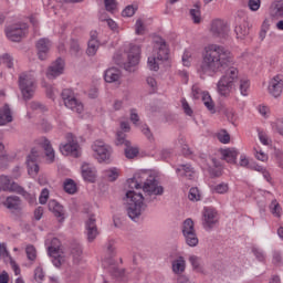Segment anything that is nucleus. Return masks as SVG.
I'll use <instances>...</instances> for the list:
<instances>
[{
	"mask_svg": "<svg viewBox=\"0 0 283 283\" xmlns=\"http://www.w3.org/2000/svg\"><path fill=\"white\" fill-rule=\"evenodd\" d=\"M188 261L190 262L192 266V271H196L197 273H202V259L198 255H190Z\"/></svg>",
	"mask_w": 283,
	"mask_h": 283,
	"instance_id": "nucleus-33",
	"label": "nucleus"
},
{
	"mask_svg": "<svg viewBox=\"0 0 283 283\" xmlns=\"http://www.w3.org/2000/svg\"><path fill=\"white\" fill-rule=\"evenodd\" d=\"M198 72L207 76H216L218 72H223V75L217 83V92L219 96L224 98L231 96V93L235 90V83L240 81V72L233 66L231 52L218 44H209L205 48Z\"/></svg>",
	"mask_w": 283,
	"mask_h": 283,
	"instance_id": "nucleus-1",
	"label": "nucleus"
},
{
	"mask_svg": "<svg viewBox=\"0 0 283 283\" xmlns=\"http://www.w3.org/2000/svg\"><path fill=\"white\" fill-rule=\"evenodd\" d=\"M92 149L96 154L98 163H109V158H112V148L105 145V142L96 140L92 145Z\"/></svg>",
	"mask_w": 283,
	"mask_h": 283,
	"instance_id": "nucleus-8",
	"label": "nucleus"
},
{
	"mask_svg": "<svg viewBox=\"0 0 283 283\" xmlns=\"http://www.w3.org/2000/svg\"><path fill=\"white\" fill-rule=\"evenodd\" d=\"M252 253L258 262H266V254L264 253V250L260 248H252Z\"/></svg>",
	"mask_w": 283,
	"mask_h": 283,
	"instance_id": "nucleus-43",
	"label": "nucleus"
},
{
	"mask_svg": "<svg viewBox=\"0 0 283 283\" xmlns=\"http://www.w3.org/2000/svg\"><path fill=\"white\" fill-rule=\"evenodd\" d=\"M270 212L274 218H282V207L277 202L276 199L272 200V202L269 206Z\"/></svg>",
	"mask_w": 283,
	"mask_h": 283,
	"instance_id": "nucleus-36",
	"label": "nucleus"
},
{
	"mask_svg": "<svg viewBox=\"0 0 283 283\" xmlns=\"http://www.w3.org/2000/svg\"><path fill=\"white\" fill-rule=\"evenodd\" d=\"M211 191H212V193H220V195L228 193L229 192V184L221 182L219 185L211 186Z\"/></svg>",
	"mask_w": 283,
	"mask_h": 283,
	"instance_id": "nucleus-40",
	"label": "nucleus"
},
{
	"mask_svg": "<svg viewBox=\"0 0 283 283\" xmlns=\"http://www.w3.org/2000/svg\"><path fill=\"white\" fill-rule=\"evenodd\" d=\"M270 14L273 19H280L283 17V0L271 6Z\"/></svg>",
	"mask_w": 283,
	"mask_h": 283,
	"instance_id": "nucleus-31",
	"label": "nucleus"
},
{
	"mask_svg": "<svg viewBox=\"0 0 283 283\" xmlns=\"http://www.w3.org/2000/svg\"><path fill=\"white\" fill-rule=\"evenodd\" d=\"M181 106H182V109H184V112L187 116H192L193 115V109H191V106H189V102H187L186 98L181 99Z\"/></svg>",
	"mask_w": 283,
	"mask_h": 283,
	"instance_id": "nucleus-55",
	"label": "nucleus"
},
{
	"mask_svg": "<svg viewBox=\"0 0 283 283\" xmlns=\"http://www.w3.org/2000/svg\"><path fill=\"white\" fill-rule=\"evenodd\" d=\"M7 209L18 211L19 207H21V199L17 196L7 197L6 201L3 202Z\"/></svg>",
	"mask_w": 283,
	"mask_h": 283,
	"instance_id": "nucleus-30",
	"label": "nucleus"
},
{
	"mask_svg": "<svg viewBox=\"0 0 283 283\" xmlns=\"http://www.w3.org/2000/svg\"><path fill=\"white\" fill-rule=\"evenodd\" d=\"M104 6L107 12H112V14H114V12L118 8V3L116 2V0H104Z\"/></svg>",
	"mask_w": 283,
	"mask_h": 283,
	"instance_id": "nucleus-47",
	"label": "nucleus"
},
{
	"mask_svg": "<svg viewBox=\"0 0 283 283\" xmlns=\"http://www.w3.org/2000/svg\"><path fill=\"white\" fill-rule=\"evenodd\" d=\"M201 101L205 107H207V109L211 112V114H216V104L213 103V99L211 98L209 92L202 94Z\"/></svg>",
	"mask_w": 283,
	"mask_h": 283,
	"instance_id": "nucleus-32",
	"label": "nucleus"
},
{
	"mask_svg": "<svg viewBox=\"0 0 283 283\" xmlns=\"http://www.w3.org/2000/svg\"><path fill=\"white\" fill-rule=\"evenodd\" d=\"M116 145H124L125 147L132 145V142L127 140V135L123 132L117 133Z\"/></svg>",
	"mask_w": 283,
	"mask_h": 283,
	"instance_id": "nucleus-46",
	"label": "nucleus"
},
{
	"mask_svg": "<svg viewBox=\"0 0 283 283\" xmlns=\"http://www.w3.org/2000/svg\"><path fill=\"white\" fill-rule=\"evenodd\" d=\"M38 51V59L40 61H46L48 56H50V49L52 48V42L49 39L42 38L35 44Z\"/></svg>",
	"mask_w": 283,
	"mask_h": 283,
	"instance_id": "nucleus-16",
	"label": "nucleus"
},
{
	"mask_svg": "<svg viewBox=\"0 0 283 283\" xmlns=\"http://www.w3.org/2000/svg\"><path fill=\"white\" fill-rule=\"evenodd\" d=\"M266 32H269V22L264 21L259 33L260 41H264V39H266Z\"/></svg>",
	"mask_w": 283,
	"mask_h": 283,
	"instance_id": "nucleus-59",
	"label": "nucleus"
},
{
	"mask_svg": "<svg viewBox=\"0 0 283 283\" xmlns=\"http://www.w3.org/2000/svg\"><path fill=\"white\" fill-rule=\"evenodd\" d=\"M273 129L280 136H283V118L276 119V122L272 125Z\"/></svg>",
	"mask_w": 283,
	"mask_h": 283,
	"instance_id": "nucleus-53",
	"label": "nucleus"
},
{
	"mask_svg": "<svg viewBox=\"0 0 283 283\" xmlns=\"http://www.w3.org/2000/svg\"><path fill=\"white\" fill-rule=\"evenodd\" d=\"M14 187H17V184L12 182L10 177L0 176V191H14Z\"/></svg>",
	"mask_w": 283,
	"mask_h": 283,
	"instance_id": "nucleus-29",
	"label": "nucleus"
},
{
	"mask_svg": "<svg viewBox=\"0 0 283 283\" xmlns=\"http://www.w3.org/2000/svg\"><path fill=\"white\" fill-rule=\"evenodd\" d=\"M239 90L242 96H249V87H251V82L249 78H240L239 80Z\"/></svg>",
	"mask_w": 283,
	"mask_h": 283,
	"instance_id": "nucleus-39",
	"label": "nucleus"
},
{
	"mask_svg": "<svg viewBox=\"0 0 283 283\" xmlns=\"http://www.w3.org/2000/svg\"><path fill=\"white\" fill-rule=\"evenodd\" d=\"M82 177L87 182H94L96 180V168L90 164L82 165Z\"/></svg>",
	"mask_w": 283,
	"mask_h": 283,
	"instance_id": "nucleus-23",
	"label": "nucleus"
},
{
	"mask_svg": "<svg viewBox=\"0 0 283 283\" xmlns=\"http://www.w3.org/2000/svg\"><path fill=\"white\" fill-rule=\"evenodd\" d=\"M136 10L137 8H135L134 6L129 4L127 6L123 11H122V17H132L133 14H136Z\"/></svg>",
	"mask_w": 283,
	"mask_h": 283,
	"instance_id": "nucleus-54",
	"label": "nucleus"
},
{
	"mask_svg": "<svg viewBox=\"0 0 283 283\" xmlns=\"http://www.w3.org/2000/svg\"><path fill=\"white\" fill-rule=\"evenodd\" d=\"M49 211H52V213L57 218L59 222L65 221V209L59 201L56 200H50L48 203Z\"/></svg>",
	"mask_w": 283,
	"mask_h": 283,
	"instance_id": "nucleus-18",
	"label": "nucleus"
},
{
	"mask_svg": "<svg viewBox=\"0 0 283 283\" xmlns=\"http://www.w3.org/2000/svg\"><path fill=\"white\" fill-rule=\"evenodd\" d=\"M60 151L63 156H72L73 158L81 157V146L74 134H66V144L60 145Z\"/></svg>",
	"mask_w": 283,
	"mask_h": 283,
	"instance_id": "nucleus-5",
	"label": "nucleus"
},
{
	"mask_svg": "<svg viewBox=\"0 0 283 283\" xmlns=\"http://www.w3.org/2000/svg\"><path fill=\"white\" fill-rule=\"evenodd\" d=\"M62 99L64 101L65 107L71 109L72 112H75L76 114H83V103H81L76 97H74V91L70 88H64L62 91Z\"/></svg>",
	"mask_w": 283,
	"mask_h": 283,
	"instance_id": "nucleus-7",
	"label": "nucleus"
},
{
	"mask_svg": "<svg viewBox=\"0 0 283 283\" xmlns=\"http://www.w3.org/2000/svg\"><path fill=\"white\" fill-rule=\"evenodd\" d=\"M222 160L226 163H230V165H235V160H238V150L233 148H228L221 150Z\"/></svg>",
	"mask_w": 283,
	"mask_h": 283,
	"instance_id": "nucleus-28",
	"label": "nucleus"
},
{
	"mask_svg": "<svg viewBox=\"0 0 283 283\" xmlns=\"http://www.w3.org/2000/svg\"><path fill=\"white\" fill-rule=\"evenodd\" d=\"M140 63V45L130 44L128 50V62L125 65L127 72H132L133 67H136Z\"/></svg>",
	"mask_w": 283,
	"mask_h": 283,
	"instance_id": "nucleus-12",
	"label": "nucleus"
},
{
	"mask_svg": "<svg viewBox=\"0 0 283 283\" xmlns=\"http://www.w3.org/2000/svg\"><path fill=\"white\" fill-rule=\"evenodd\" d=\"M101 48V42L98 41V34L96 32H91V38L87 43L86 54L87 56H95Z\"/></svg>",
	"mask_w": 283,
	"mask_h": 283,
	"instance_id": "nucleus-20",
	"label": "nucleus"
},
{
	"mask_svg": "<svg viewBox=\"0 0 283 283\" xmlns=\"http://www.w3.org/2000/svg\"><path fill=\"white\" fill-rule=\"evenodd\" d=\"M13 191H15V193H19L20 196H23L25 200H32V195H30V192L25 191L23 187L17 184H15V187L13 188Z\"/></svg>",
	"mask_w": 283,
	"mask_h": 283,
	"instance_id": "nucleus-49",
	"label": "nucleus"
},
{
	"mask_svg": "<svg viewBox=\"0 0 283 283\" xmlns=\"http://www.w3.org/2000/svg\"><path fill=\"white\" fill-rule=\"evenodd\" d=\"M86 233L88 242H94L98 235V228L96 227V217L91 214L86 221Z\"/></svg>",
	"mask_w": 283,
	"mask_h": 283,
	"instance_id": "nucleus-17",
	"label": "nucleus"
},
{
	"mask_svg": "<svg viewBox=\"0 0 283 283\" xmlns=\"http://www.w3.org/2000/svg\"><path fill=\"white\" fill-rule=\"evenodd\" d=\"M106 178H108L111 182H114L115 180L118 179V170H116V168L106 170Z\"/></svg>",
	"mask_w": 283,
	"mask_h": 283,
	"instance_id": "nucleus-57",
	"label": "nucleus"
},
{
	"mask_svg": "<svg viewBox=\"0 0 283 283\" xmlns=\"http://www.w3.org/2000/svg\"><path fill=\"white\" fill-rule=\"evenodd\" d=\"M109 266H108V273L113 277H120L123 275V270L118 268L116 263H114V260L109 259Z\"/></svg>",
	"mask_w": 283,
	"mask_h": 283,
	"instance_id": "nucleus-38",
	"label": "nucleus"
},
{
	"mask_svg": "<svg viewBox=\"0 0 283 283\" xmlns=\"http://www.w3.org/2000/svg\"><path fill=\"white\" fill-rule=\"evenodd\" d=\"M124 154L128 160H133V158H136V156H138V154H140V149L138 147L132 146V144H130L125 147Z\"/></svg>",
	"mask_w": 283,
	"mask_h": 283,
	"instance_id": "nucleus-37",
	"label": "nucleus"
},
{
	"mask_svg": "<svg viewBox=\"0 0 283 283\" xmlns=\"http://www.w3.org/2000/svg\"><path fill=\"white\" fill-rule=\"evenodd\" d=\"M6 35L9 39V41H12L13 43H19L23 36H25L28 29L25 25L21 24H12L6 28Z\"/></svg>",
	"mask_w": 283,
	"mask_h": 283,
	"instance_id": "nucleus-9",
	"label": "nucleus"
},
{
	"mask_svg": "<svg viewBox=\"0 0 283 283\" xmlns=\"http://www.w3.org/2000/svg\"><path fill=\"white\" fill-rule=\"evenodd\" d=\"M25 253L28 260H30L31 262H34V260H36V248H34V245H28L25 248Z\"/></svg>",
	"mask_w": 283,
	"mask_h": 283,
	"instance_id": "nucleus-48",
	"label": "nucleus"
},
{
	"mask_svg": "<svg viewBox=\"0 0 283 283\" xmlns=\"http://www.w3.org/2000/svg\"><path fill=\"white\" fill-rule=\"evenodd\" d=\"M34 279L38 281V283L43 282L45 279V273L43 272L42 268H36L34 271Z\"/></svg>",
	"mask_w": 283,
	"mask_h": 283,
	"instance_id": "nucleus-61",
	"label": "nucleus"
},
{
	"mask_svg": "<svg viewBox=\"0 0 283 283\" xmlns=\"http://www.w3.org/2000/svg\"><path fill=\"white\" fill-rule=\"evenodd\" d=\"M12 111L10 109V105L6 104L0 108V125H8V123H12Z\"/></svg>",
	"mask_w": 283,
	"mask_h": 283,
	"instance_id": "nucleus-27",
	"label": "nucleus"
},
{
	"mask_svg": "<svg viewBox=\"0 0 283 283\" xmlns=\"http://www.w3.org/2000/svg\"><path fill=\"white\" fill-rule=\"evenodd\" d=\"M249 169H251L252 171H259V174H262L263 178H265L268 182H271V174L269 172V170H266L264 166H260L254 163L249 166Z\"/></svg>",
	"mask_w": 283,
	"mask_h": 283,
	"instance_id": "nucleus-34",
	"label": "nucleus"
},
{
	"mask_svg": "<svg viewBox=\"0 0 283 283\" xmlns=\"http://www.w3.org/2000/svg\"><path fill=\"white\" fill-rule=\"evenodd\" d=\"M128 187L130 189H143L145 196L134 190L126 192L127 214L130 220H138L143 216V211L147 209V205L156 202L158 196H164L165 187L160 186L156 176L149 175L145 181L140 180L139 175L128 179Z\"/></svg>",
	"mask_w": 283,
	"mask_h": 283,
	"instance_id": "nucleus-2",
	"label": "nucleus"
},
{
	"mask_svg": "<svg viewBox=\"0 0 283 283\" xmlns=\"http://www.w3.org/2000/svg\"><path fill=\"white\" fill-rule=\"evenodd\" d=\"M63 187H64V191L66 193H70L71 196L76 192V184L72 179H66L64 181V186Z\"/></svg>",
	"mask_w": 283,
	"mask_h": 283,
	"instance_id": "nucleus-42",
	"label": "nucleus"
},
{
	"mask_svg": "<svg viewBox=\"0 0 283 283\" xmlns=\"http://www.w3.org/2000/svg\"><path fill=\"white\" fill-rule=\"evenodd\" d=\"M234 32L237 34V39H244V36H249V23L243 22L234 28Z\"/></svg>",
	"mask_w": 283,
	"mask_h": 283,
	"instance_id": "nucleus-35",
	"label": "nucleus"
},
{
	"mask_svg": "<svg viewBox=\"0 0 283 283\" xmlns=\"http://www.w3.org/2000/svg\"><path fill=\"white\" fill-rule=\"evenodd\" d=\"M40 145L45 151L46 160H49V163H54L55 154L54 148H52V143H50V139L43 137L40 142Z\"/></svg>",
	"mask_w": 283,
	"mask_h": 283,
	"instance_id": "nucleus-24",
	"label": "nucleus"
},
{
	"mask_svg": "<svg viewBox=\"0 0 283 283\" xmlns=\"http://www.w3.org/2000/svg\"><path fill=\"white\" fill-rule=\"evenodd\" d=\"M104 80L106 83H116L120 80V70L116 67L107 69L104 73Z\"/></svg>",
	"mask_w": 283,
	"mask_h": 283,
	"instance_id": "nucleus-25",
	"label": "nucleus"
},
{
	"mask_svg": "<svg viewBox=\"0 0 283 283\" xmlns=\"http://www.w3.org/2000/svg\"><path fill=\"white\" fill-rule=\"evenodd\" d=\"M170 258H177L172 261V272H175L176 275H182L187 269V261L185 260V256L176 253L175 255L170 254Z\"/></svg>",
	"mask_w": 283,
	"mask_h": 283,
	"instance_id": "nucleus-19",
	"label": "nucleus"
},
{
	"mask_svg": "<svg viewBox=\"0 0 283 283\" xmlns=\"http://www.w3.org/2000/svg\"><path fill=\"white\" fill-rule=\"evenodd\" d=\"M188 198L192 202H198V200H200V190H198V188H190Z\"/></svg>",
	"mask_w": 283,
	"mask_h": 283,
	"instance_id": "nucleus-51",
	"label": "nucleus"
},
{
	"mask_svg": "<svg viewBox=\"0 0 283 283\" xmlns=\"http://www.w3.org/2000/svg\"><path fill=\"white\" fill-rule=\"evenodd\" d=\"M216 224H218V211L211 207L205 208L202 222L203 229H206V231H211Z\"/></svg>",
	"mask_w": 283,
	"mask_h": 283,
	"instance_id": "nucleus-11",
	"label": "nucleus"
},
{
	"mask_svg": "<svg viewBox=\"0 0 283 283\" xmlns=\"http://www.w3.org/2000/svg\"><path fill=\"white\" fill-rule=\"evenodd\" d=\"M154 52L156 56L148 57V67L153 72H158L160 70V63L165 61H169V45H167V41L163 38H158L155 41Z\"/></svg>",
	"mask_w": 283,
	"mask_h": 283,
	"instance_id": "nucleus-3",
	"label": "nucleus"
},
{
	"mask_svg": "<svg viewBox=\"0 0 283 283\" xmlns=\"http://www.w3.org/2000/svg\"><path fill=\"white\" fill-rule=\"evenodd\" d=\"M135 32L138 35L145 34V23H143V20L138 19L135 23Z\"/></svg>",
	"mask_w": 283,
	"mask_h": 283,
	"instance_id": "nucleus-58",
	"label": "nucleus"
},
{
	"mask_svg": "<svg viewBox=\"0 0 283 283\" xmlns=\"http://www.w3.org/2000/svg\"><path fill=\"white\" fill-rule=\"evenodd\" d=\"M48 198H50V190H48V188H44L39 197L40 205H45L48 202Z\"/></svg>",
	"mask_w": 283,
	"mask_h": 283,
	"instance_id": "nucleus-60",
	"label": "nucleus"
},
{
	"mask_svg": "<svg viewBox=\"0 0 283 283\" xmlns=\"http://www.w3.org/2000/svg\"><path fill=\"white\" fill-rule=\"evenodd\" d=\"M19 87L24 101H31L36 92V81L30 74L22 73L19 76Z\"/></svg>",
	"mask_w": 283,
	"mask_h": 283,
	"instance_id": "nucleus-4",
	"label": "nucleus"
},
{
	"mask_svg": "<svg viewBox=\"0 0 283 283\" xmlns=\"http://www.w3.org/2000/svg\"><path fill=\"white\" fill-rule=\"evenodd\" d=\"M39 153L36 149H31V153L27 157V167L29 176H36L39 174Z\"/></svg>",
	"mask_w": 283,
	"mask_h": 283,
	"instance_id": "nucleus-15",
	"label": "nucleus"
},
{
	"mask_svg": "<svg viewBox=\"0 0 283 283\" xmlns=\"http://www.w3.org/2000/svg\"><path fill=\"white\" fill-rule=\"evenodd\" d=\"M217 138H218V140H219L220 143H222L223 145H228V143L231 142V135H229V133H228L226 129L219 132V133L217 134Z\"/></svg>",
	"mask_w": 283,
	"mask_h": 283,
	"instance_id": "nucleus-45",
	"label": "nucleus"
},
{
	"mask_svg": "<svg viewBox=\"0 0 283 283\" xmlns=\"http://www.w3.org/2000/svg\"><path fill=\"white\" fill-rule=\"evenodd\" d=\"M30 107L31 109H33L34 112L39 111V112H48V107H45V105H43L40 102H31L30 103Z\"/></svg>",
	"mask_w": 283,
	"mask_h": 283,
	"instance_id": "nucleus-52",
	"label": "nucleus"
},
{
	"mask_svg": "<svg viewBox=\"0 0 283 283\" xmlns=\"http://www.w3.org/2000/svg\"><path fill=\"white\" fill-rule=\"evenodd\" d=\"M0 61L1 63H3V65H7V67L12 69L14 66V59H12V55H10L9 53H4L0 56Z\"/></svg>",
	"mask_w": 283,
	"mask_h": 283,
	"instance_id": "nucleus-44",
	"label": "nucleus"
},
{
	"mask_svg": "<svg viewBox=\"0 0 283 283\" xmlns=\"http://www.w3.org/2000/svg\"><path fill=\"white\" fill-rule=\"evenodd\" d=\"M259 139L260 143H262V145H271V140L269 139V136L264 132H259Z\"/></svg>",
	"mask_w": 283,
	"mask_h": 283,
	"instance_id": "nucleus-64",
	"label": "nucleus"
},
{
	"mask_svg": "<svg viewBox=\"0 0 283 283\" xmlns=\"http://www.w3.org/2000/svg\"><path fill=\"white\" fill-rule=\"evenodd\" d=\"M283 91V75H275L269 82L268 92L273 98H280Z\"/></svg>",
	"mask_w": 283,
	"mask_h": 283,
	"instance_id": "nucleus-14",
	"label": "nucleus"
},
{
	"mask_svg": "<svg viewBox=\"0 0 283 283\" xmlns=\"http://www.w3.org/2000/svg\"><path fill=\"white\" fill-rule=\"evenodd\" d=\"M70 251L74 264H78V262H81V258L83 256V247H81V243H71Z\"/></svg>",
	"mask_w": 283,
	"mask_h": 283,
	"instance_id": "nucleus-26",
	"label": "nucleus"
},
{
	"mask_svg": "<svg viewBox=\"0 0 283 283\" xmlns=\"http://www.w3.org/2000/svg\"><path fill=\"white\" fill-rule=\"evenodd\" d=\"M176 174L180 176L181 178H187L188 180H191L193 178V175L196 174V170L193 167H191V164H182L179 165L176 169Z\"/></svg>",
	"mask_w": 283,
	"mask_h": 283,
	"instance_id": "nucleus-22",
	"label": "nucleus"
},
{
	"mask_svg": "<svg viewBox=\"0 0 283 283\" xmlns=\"http://www.w3.org/2000/svg\"><path fill=\"white\" fill-rule=\"evenodd\" d=\"M182 235L185 238V242L188 247H196L200 240L198 239V233H196V227L193 220L188 218L182 223Z\"/></svg>",
	"mask_w": 283,
	"mask_h": 283,
	"instance_id": "nucleus-6",
	"label": "nucleus"
},
{
	"mask_svg": "<svg viewBox=\"0 0 283 283\" xmlns=\"http://www.w3.org/2000/svg\"><path fill=\"white\" fill-rule=\"evenodd\" d=\"M262 6V0H249L248 8L251 12H258Z\"/></svg>",
	"mask_w": 283,
	"mask_h": 283,
	"instance_id": "nucleus-50",
	"label": "nucleus"
},
{
	"mask_svg": "<svg viewBox=\"0 0 283 283\" xmlns=\"http://www.w3.org/2000/svg\"><path fill=\"white\" fill-rule=\"evenodd\" d=\"M274 156L276 158L277 166L283 169V151L277 149L274 151Z\"/></svg>",
	"mask_w": 283,
	"mask_h": 283,
	"instance_id": "nucleus-63",
	"label": "nucleus"
},
{
	"mask_svg": "<svg viewBox=\"0 0 283 283\" xmlns=\"http://www.w3.org/2000/svg\"><path fill=\"white\" fill-rule=\"evenodd\" d=\"M65 70V61L63 59L57 57L48 69L46 78L50 81H54V78L61 76L63 71Z\"/></svg>",
	"mask_w": 283,
	"mask_h": 283,
	"instance_id": "nucleus-13",
	"label": "nucleus"
},
{
	"mask_svg": "<svg viewBox=\"0 0 283 283\" xmlns=\"http://www.w3.org/2000/svg\"><path fill=\"white\" fill-rule=\"evenodd\" d=\"M61 251V241L54 238L51 245L48 248V253L52 259V263L59 269L63 264V256L59 253Z\"/></svg>",
	"mask_w": 283,
	"mask_h": 283,
	"instance_id": "nucleus-10",
	"label": "nucleus"
},
{
	"mask_svg": "<svg viewBox=\"0 0 283 283\" xmlns=\"http://www.w3.org/2000/svg\"><path fill=\"white\" fill-rule=\"evenodd\" d=\"M190 17L193 23H200L202 21L200 4H195V8L190 10Z\"/></svg>",
	"mask_w": 283,
	"mask_h": 283,
	"instance_id": "nucleus-41",
	"label": "nucleus"
},
{
	"mask_svg": "<svg viewBox=\"0 0 283 283\" xmlns=\"http://www.w3.org/2000/svg\"><path fill=\"white\" fill-rule=\"evenodd\" d=\"M227 24L222 20H214L211 23L210 32L213 36H224L227 34Z\"/></svg>",
	"mask_w": 283,
	"mask_h": 283,
	"instance_id": "nucleus-21",
	"label": "nucleus"
},
{
	"mask_svg": "<svg viewBox=\"0 0 283 283\" xmlns=\"http://www.w3.org/2000/svg\"><path fill=\"white\" fill-rule=\"evenodd\" d=\"M206 93L207 92L201 91L200 86H198V85L192 86V98L198 101L199 98H202V95Z\"/></svg>",
	"mask_w": 283,
	"mask_h": 283,
	"instance_id": "nucleus-56",
	"label": "nucleus"
},
{
	"mask_svg": "<svg viewBox=\"0 0 283 283\" xmlns=\"http://www.w3.org/2000/svg\"><path fill=\"white\" fill-rule=\"evenodd\" d=\"M254 156L256 160H261V163H266V160H269V155L262 150H255Z\"/></svg>",
	"mask_w": 283,
	"mask_h": 283,
	"instance_id": "nucleus-62",
	"label": "nucleus"
}]
</instances>
